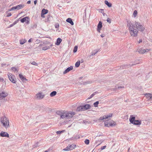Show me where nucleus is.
<instances>
[{
    "instance_id": "55",
    "label": "nucleus",
    "mask_w": 152,
    "mask_h": 152,
    "mask_svg": "<svg viewBox=\"0 0 152 152\" xmlns=\"http://www.w3.org/2000/svg\"><path fill=\"white\" fill-rule=\"evenodd\" d=\"M31 3V1H28L27 2V4H30Z\"/></svg>"
},
{
    "instance_id": "39",
    "label": "nucleus",
    "mask_w": 152,
    "mask_h": 152,
    "mask_svg": "<svg viewBox=\"0 0 152 152\" xmlns=\"http://www.w3.org/2000/svg\"><path fill=\"white\" fill-rule=\"evenodd\" d=\"M142 50H143V49H142V48H140V49H139V50H138V52L141 53V54H142Z\"/></svg>"
},
{
    "instance_id": "1",
    "label": "nucleus",
    "mask_w": 152,
    "mask_h": 152,
    "mask_svg": "<svg viewBox=\"0 0 152 152\" xmlns=\"http://www.w3.org/2000/svg\"><path fill=\"white\" fill-rule=\"evenodd\" d=\"M127 23L130 33L132 36H136L138 30L142 31L145 29V28L139 22H135V23L133 24L130 21L128 20Z\"/></svg>"
},
{
    "instance_id": "31",
    "label": "nucleus",
    "mask_w": 152,
    "mask_h": 152,
    "mask_svg": "<svg viewBox=\"0 0 152 152\" xmlns=\"http://www.w3.org/2000/svg\"><path fill=\"white\" fill-rule=\"evenodd\" d=\"M150 50L149 49H143V50H142V54H144L146 52H148Z\"/></svg>"
},
{
    "instance_id": "26",
    "label": "nucleus",
    "mask_w": 152,
    "mask_h": 152,
    "mask_svg": "<svg viewBox=\"0 0 152 152\" xmlns=\"http://www.w3.org/2000/svg\"><path fill=\"white\" fill-rule=\"evenodd\" d=\"M0 136L9 137V134H0Z\"/></svg>"
},
{
    "instance_id": "6",
    "label": "nucleus",
    "mask_w": 152,
    "mask_h": 152,
    "mask_svg": "<svg viewBox=\"0 0 152 152\" xmlns=\"http://www.w3.org/2000/svg\"><path fill=\"white\" fill-rule=\"evenodd\" d=\"M76 147V145L74 144H72L71 145H69L66 148L64 149L63 150L65 151H69L75 149Z\"/></svg>"
},
{
    "instance_id": "46",
    "label": "nucleus",
    "mask_w": 152,
    "mask_h": 152,
    "mask_svg": "<svg viewBox=\"0 0 152 152\" xmlns=\"http://www.w3.org/2000/svg\"><path fill=\"white\" fill-rule=\"evenodd\" d=\"M26 22V24H29V21L28 20H27Z\"/></svg>"
},
{
    "instance_id": "14",
    "label": "nucleus",
    "mask_w": 152,
    "mask_h": 152,
    "mask_svg": "<svg viewBox=\"0 0 152 152\" xmlns=\"http://www.w3.org/2000/svg\"><path fill=\"white\" fill-rule=\"evenodd\" d=\"M135 117L133 115H131L129 118L130 122L132 124L133 123V122L135 120Z\"/></svg>"
},
{
    "instance_id": "27",
    "label": "nucleus",
    "mask_w": 152,
    "mask_h": 152,
    "mask_svg": "<svg viewBox=\"0 0 152 152\" xmlns=\"http://www.w3.org/2000/svg\"><path fill=\"white\" fill-rule=\"evenodd\" d=\"M80 61H77L75 64V67H78L80 65Z\"/></svg>"
},
{
    "instance_id": "62",
    "label": "nucleus",
    "mask_w": 152,
    "mask_h": 152,
    "mask_svg": "<svg viewBox=\"0 0 152 152\" xmlns=\"http://www.w3.org/2000/svg\"><path fill=\"white\" fill-rule=\"evenodd\" d=\"M83 62V60L82 59L81 60V63H82Z\"/></svg>"
},
{
    "instance_id": "42",
    "label": "nucleus",
    "mask_w": 152,
    "mask_h": 152,
    "mask_svg": "<svg viewBox=\"0 0 152 152\" xmlns=\"http://www.w3.org/2000/svg\"><path fill=\"white\" fill-rule=\"evenodd\" d=\"M124 87H122V86H118V87H116V89H117V88H124Z\"/></svg>"
},
{
    "instance_id": "50",
    "label": "nucleus",
    "mask_w": 152,
    "mask_h": 152,
    "mask_svg": "<svg viewBox=\"0 0 152 152\" xmlns=\"http://www.w3.org/2000/svg\"><path fill=\"white\" fill-rule=\"evenodd\" d=\"M142 42V39H140L139 41L138 42L139 43L141 42Z\"/></svg>"
},
{
    "instance_id": "16",
    "label": "nucleus",
    "mask_w": 152,
    "mask_h": 152,
    "mask_svg": "<svg viewBox=\"0 0 152 152\" xmlns=\"http://www.w3.org/2000/svg\"><path fill=\"white\" fill-rule=\"evenodd\" d=\"M66 21L68 23H69L72 25H73L74 24L72 19L70 18H67L66 20Z\"/></svg>"
},
{
    "instance_id": "52",
    "label": "nucleus",
    "mask_w": 152,
    "mask_h": 152,
    "mask_svg": "<svg viewBox=\"0 0 152 152\" xmlns=\"http://www.w3.org/2000/svg\"><path fill=\"white\" fill-rule=\"evenodd\" d=\"M59 27V25H57L55 26V27L56 28H58Z\"/></svg>"
},
{
    "instance_id": "24",
    "label": "nucleus",
    "mask_w": 152,
    "mask_h": 152,
    "mask_svg": "<svg viewBox=\"0 0 152 152\" xmlns=\"http://www.w3.org/2000/svg\"><path fill=\"white\" fill-rule=\"evenodd\" d=\"M57 94V92L56 91H52L50 94V96L51 97H53L54 96Z\"/></svg>"
},
{
    "instance_id": "18",
    "label": "nucleus",
    "mask_w": 152,
    "mask_h": 152,
    "mask_svg": "<svg viewBox=\"0 0 152 152\" xmlns=\"http://www.w3.org/2000/svg\"><path fill=\"white\" fill-rule=\"evenodd\" d=\"M24 7V5L20 4L16 6V9L18 10L20 9L23 8Z\"/></svg>"
},
{
    "instance_id": "8",
    "label": "nucleus",
    "mask_w": 152,
    "mask_h": 152,
    "mask_svg": "<svg viewBox=\"0 0 152 152\" xmlns=\"http://www.w3.org/2000/svg\"><path fill=\"white\" fill-rule=\"evenodd\" d=\"M8 95V93L5 91H2L0 93V100L3 99Z\"/></svg>"
},
{
    "instance_id": "44",
    "label": "nucleus",
    "mask_w": 152,
    "mask_h": 152,
    "mask_svg": "<svg viewBox=\"0 0 152 152\" xmlns=\"http://www.w3.org/2000/svg\"><path fill=\"white\" fill-rule=\"evenodd\" d=\"M4 80V79L2 77H0V82H3Z\"/></svg>"
},
{
    "instance_id": "29",
    "label": "nucleus",
    "mask_w": 152,
    "mask_h": 152,
    "mask_svg": "<svg viewBox=\"0 0 152 152\" xmlns=\"http://www.w3.org/2000/svg\"><path fill=\"white\" fill-rule=\"evenodd\" d=\"M26 40L25 39L20 40V43L21 45H23L26 42Z\"/></svg>"
},
{
    "instance_id": "13",
    "label": "nucleus",
    "mask_w": 152,
    "mask_h": 152,
    "mask_svg": "<svg viewBox=\"0 0 152 152\" xmlns=\"http://www.w3.org/2000/svg\"><path fill=\"white\" fill-rule=\"evenodd\" d=\"M145 96L148 100H152V94H147L145 95Z\"/></svg>"
},
{
    "instance_id": "40",
    "label": "nucleus",
    "mask_w": 152,
    "mask_h": 152,
    "mask_svg": "<svg viewBox=\"0 0 152 152\" xmlns=\"http://www.w3.org/2000/svg\"><path fill=\"white\" fill-rule=\"evenodd\" d=\"M106 147V145H104L101 148V150H102L105 148Z\"/></svg>"
},
{
    "instance_id": "11",
    "label": "nucleus",
    "mask_w": 152,
    "mask_h": 152,
    "mask_svg": "<svg viewBox=\"0 0 152 152\" xmlns=\"http://www.w3.org/2000/svg\"><path fill=\"white\" fill-rule=\"evenodd\" d=\"M91 106L89 104H86L84 105H83V110L85 111V110H88L90 109L91 107Z\"/></svg>"
},
{
    "instance_id": "61",
    "label": "nucleus",
    "mask_w": 152,
    "mask_h": 152,
    "mask_svg": "<svg viewBox=\"0 0 152 152\" xmlns=\"http://www.w3.org/2000/svg\"><path fill=\"white\" fill-rule=\"evenodd\" d=\"M107 44V42H105L104 44V45H106Z\"/></svg>"
},
{
    "instance_id": "53",
    "label": "nucleus",
    "mask_w": 152,
    "mask_h": 152,
    "mask_svg": "<svg viewBox=\"0 0 152 152\" xmlns=\"http://www.w3.org/2000/svg\"><path fill=\"white\" fill-rule=\"evenodd\" d=\"M31 41H32V39L31 38L30 39H29V40L28 41V42H31Z\"/></svg>"
},
{
    "instance_id": "48",
    "label": "nucleus",
    "mask_w": 152,
    "mask_h": 152,
    "mask_svg": "<svg viewBox=\"0 0 152 152\" xmlns=\"http://www.w3.org/2000/svg\"><path fill=\"white\" fill-rule=\"evenodd\" d=\"M80 138V137L78 136H76L74 138V139H77Z\"/></svg>"
},
{
    "instance_id": "57",
    "label": "nucleus",
    "mask_w": 152,
    "mask_h": 152,
    "mask_svg": "<svg viewBox=\"0 0 152 152\" xmlns=\"http://www.w3.org/2000/svg\"><path fill=\"white\" fill-rule=\"evenodd\" d=\"M101 36L102 37H104V34H102L101 35Z\"/></svg>"
},
{
    "instance_id": "15",
    "label": "nucleus",
    "mask_w": 152,
    "mask_h": 152,
    "mask_svg": "<svg viewBox=\"0 0 152 152\" xmlns=\"http://www.w3.org/2000/svg\"><path fill=\"white\" fill-rule=\"evenodd\" d=\"M29 19V18L28 17H26L21 19L20 21L21 23H23L26 22L27 20H28Z\"/></svg>"
},
{
    "instance_id": "49",
    "label": "nucleus",
    "mask_w": 152,
    "mask_h": 152,
    "mask_svg": "<svg viewBox=\"0 0 152 152\" xmlns=\"http://www.w3.org/2000/svg\"><path fill=\"white\" fill-rule=\"evenodd\" d=\"M44 15H43V14L42 13H41V17H42V18H44L45 17Z\"/></svg>"
},
{
    "instance_id": "32",
    "label": "nucleus",
    "mask_w": 152,
    "mask_h": 152,
    "mask_svg": "<svg viewBox=\"0 0 152 152\" xmlns=\"http://www.w3.org/2000/svg\"><path fill=\"white\" fill-rule=\"evenodd\" d=\"M77 46H75L74 48L73 52L74 53H76L77 51Z\"/></svg>"
},
{
    "instance_id": "22",
    "label": "nucleus",
    "mask_w": 152,
    "mask_h": 152,
    "mask_svg": "<svg viewBox=\"0 0 152 152\" xmlns=\"http://www.w3.org/2000/svg\"><path fill=\"white\" fill-rule=\"evenodd\" d=\"M19 77L22 81L26 80L27 79L24 77L23 75L21 74H20L19 75Z\"/></svg>"
},
{
    "instance_id": "23",
    "label": "nucleus",
    "mask_w": 152,
    "mask_h": 152,
    "mask_svg": "<svg viewBox=\"0 0 152 152\" xmlns=\"http://www.w3.org/2000/svg\"><path fill=\"white\" fill-rule=\"evenodd\" d=\"M48 12V10H47L43 9L41 13L43 14V15H45Z\"/></svg>"
},
{
    "instance_id": "43",
    "label": "nucleus",
    "mask_w": 152,
    "mask_h": 152,
    "mask_svg": "<svg viewBox=\"0 0 152 152\" xmlns=\"http://www.w3.org/2000/svg\"><path fill=\"white\" fill-rule=\"evenodd\" d=\"M11 8L12 9V10H15L17 9L16 6L13 7H12Z\"/></svg>"
},
{
    "instance_id": "20",
    "label": "nucleus",
    "mask_w": 152,
    "mask_h": 152,
    "mask_svg": "<svg viewBox=\"0 0 152 152\" xmlns=\"http://www.w3.org/2000/svg\"><path fill=\"white\" fill-rule=\"evenodd\" d=\"M132 124H133L134 125H140L141 124V122L137 120H135Z\"/></svg>"
},
{
    "instance_id": "35",
    "label": "nucleus",
    "mask_w": 152,
    "mask_h": 152,
    "mask_svg": "<svg viewBox=\"0 0 152 152\" xmlns=\"http://www.w3.org/2000/svg\"><path fill=\"white\" fill-rule=\"evenodd\" d=\"M65 132V130H63L61 131H57L56 132V133H60L63 132Z\"/></svg>"
},
{
    "instance_id": "21",
    "label": "nucleus",
    "mask_w": 152,
    "mask_h": 152,
    "mask_svg": "<svg viewBox=\"0 0 152 152\" xmlns=\"http://www.w3.org/2000/svg\"><path fill=\"white\" fill-rule=\"evenodd\" d=\"M83 106H81L79 107H78L77 109V111H82L83 110Z\"/></svg>"
},
{
    "instance_id": "63",
    "label": "nucleus",
    "mask_w": 152,
    "mask_h": 152,
    "mask_svg": "<svg viewBox=\"0 0 152 152\" xmlns=\"http://www.w3.org/2000/svg\"><path fill=\"white\" fill-rule=\"evenodd\" d=\"M52 46H53V45H52V44H51V45H50V46H51V47H52Z\"/></svg>"
},
{
    "instance_id": "47",
    "label": "nucleus",
    "mask_w": 152,
    "mask_h": 152,
    "mask_svg": "<svg viewBox=\"0 0 152 152\" xmlns=\"http://www.w3.org/2000/svg\"><path fill=\"white\" fill-rule=\"evenodd\" d=\"M134 64H132L131 65V64H129V65H127V66H128V67H129V66H132L133 65H134Z\"/></svg>"
},
{
    "instance_id": "45",
    "label": "nucleus",
    "mask_w": 152,
    "mask_h": 152,
    "mask_svg": "<svg viewBox=\"0 0 152 152\" xmlns=\"http://www.w3.org/2000/svg\"><path fill=\"white\" fill-rule=\"evenodd\" d=\"M14 25L13 23H12V24H10V26H9V27H11L12 26H14Z\"/></svg>"
},
{
    "instance_id": "30",
    "label": "nucleus",
    "mask_w": 152,
    "mask_h": 152,
    "mask_svg": "<svg viewBox=\"0 0 152 152\" xmlns=\"http://www.w3.org/2000/svg\"><path fill=\"white\" fill-rule=\"evenodd\" d=\"M11 69L15 72H18L17 68H16L12 67V68Z\"/></svg>"
},
{
    "instance_id": "34",
    "label": "nucleus",
    "mask_w": 152,
    "mask_h": 152,
    "mask_svg": "<svg viewBox=\"0 0 152 152\" xmlns=\"http://www.w3.org/2000/svg\"><path fill=\"white\" fill-rule=\"evenodd\" d=\"M85 143L86 145H88L89 143V140L88 139H86L85 140Z\"/></svg>"
},
{
    "instance_id": "60",
    "label": "nucleus",
    "mask_w": 152,
    "mask_h": 152,
    "mask_svg": "<svg viewBox=\"0 0 152 152\" xmlns=\"http://www.w3.org/2000/svg\"><path fill=\"white\" fill-rule=\"evenodd\" d=\"M96 92H95L93 94H94V95H95L96 94Z\"/></svg>"
},
{
    "instance_id": "51",
    "label": "nucleus",
    "mask_w": 152,
    "mask_h": 152,
    "mask_svg": "<svg viewBox=\"0 0 152 152\" xmlns=\"http://www.w3.org/2000/svg\"><path fill=\"white\" fill-rule=\"evenodd\" d=\"M94 96V94H92L90 96V97H89V99H90V98H92Z\"/></svg>"
},
{
    "instance_id": "12",
    "label": "nucleus",
    "mask_w": 152,
    "mask_h": 152,
    "mask_svg": "<svg viewBox=\"0 0 152 152\" xmlns=\"http://www.w3.org/2000/svg\"><path fill=\"white\" fill-rule=\"evenodd\" d=\"M102 27V23L101 21H99L97 26V30L99 31Z\"/></svg>"
},
{
    "instance_id": "37",
    "label": "nucleus",
    "mask_w": 152,
    "mask_h": 152,
    "mask_svg": "<svg viewBox=\"0 0 152 152\" xmlns=\"http://www.w3.org/2000/svg\"><path fill=\"white\" fill-rule=\"evenodd\" d=\"M6 14H7V17H10V16H11L12 15V14H11V13L10 12V13H9L8 12H6Z\"/></svg>"
},
{
    "instance_id": "17",
    "label": "nucleus",
    "mask_w": 152,
    "mask_h": 152,
    "mask_svg": "<svg viewBox=\"0 0 152 152\" xmlns=\"http://www.w3.org/2000/svg\"><path fill=\"white\" fill-rule=\"evenodd\" d=\"M61 41L62 39H61L59 38H58L56 40V42L55 43V45H59L60 44Z\"/></svg>"
},
{
    "instance_id": "33",
    "label": "nucleus",
    "mask_w": 152,
    "mask_h": 152,
    "mask_svg": "<svg viewBox=\"0 0 152 152\" xmlns=\"http://www.w3.org/2000/svg\"><path fill=\"white\" fill-rule=\"evenodd\" d=\"M99 103V101H96L94 103V106L95 107H96L98 106V105Z\"/></svg>"
},
{
    "instance_id": "38",
    "label": "nucleus",
    "mask_w": 152,
    "mask_h": 152,
    "mask_svg": "<svg viewBox=\"0 0 152 152\" xmlns=\"http://www.w3.org/2000/svg\"><path fill=\"white\" fill-rule=\"evenodd\" d=\"M31 64L34 65H37V63L35 61H33L31 63Z\"/></svg>"
},
{
    "instance_id": "25",
    "label": "nucleus",
    "mask_w": 152,
    "mask_h": 152,
    "mask_svg": "<svg viewBox=\"0 0 152 152\" xmlns=\"http://www.w3.org/2000/svg\"><path fill=\"white\" fill-rule=\"evenodd\" d=\"M105 4L107 5L109 7H110L112 6V4L111 3H109L107 1H104Z\"/></svg>"
},
{
    "instance_id": "58",
    "label": "nucleus",
    "mask_w": 152,
    "mask_h": 152,
    "mask_svg": "<svg viewBox=\"0 0 152 152\" xmlns=\"http://www.w3.org/2000/svg\"><path fill=\"white\" fill-rule=\"evenodd\" d=\"M12 8H11V9H9L8 10V11H11L12 10Z\"/></svg>"
},
{
    "instance_id": "5",
    "label": "nucleus",
    "mask_w": 152,
    "mask_h": 152,
    "mask_svg": "<svg viewBox=\"0 0 152 152\" xmlns=\"http://www.w3.org/2000/svg\"><path fill=\"white\" fill-rule=\"evenodd\" d=\"M7 75L10 80L13 83H15L16 82V79L15 76L12 75L11 73H9Z\"/></svg>"
},
{
    "instance_id": "7",
    "label": "nucleus",
    "mask_w": 152,
    "mask_h": 152,
    "mask_svg": "<svg viewBox=\"0 0 152 152\" xmlns=\"http://www.w3.org/2000/svg\"><path fill=\"white\" fill-rule=\"evenodd\" d=\"M112 113H110L108 115H104V116L101 117L99 118V120H104V121L105 122V121L104 120L105 119H108L110 117H111L112 116Z\"/></svg>"
},
{
    "instance_id": "2",
    "label": "nucleus",
    "mask_w": 152,
    "mask_h": 152,
    "mask_svg": "<svg viewBox=\"0 0 152 152\" xmlns=\"http://www.w3.org/2000/svg\"><path fill=\"white\" fill-rule=\"evenodd\" d=\"M56 114L60 115L61 118L69 119L72 118L75 114V113L73 111L62 110L56 112Z\"/></svg>"
},
{
    "instance_id": "3",
    "label": "nucleus",
    "mask_w": 152,
    "mask_h": 152,
    "mask_svg": "<svg viewBox=\"0 0 152 152\" xmlns=\"http://www.w3.org/2000/svg\"><path fill=\"white\" fill-rule=\"evenodd\" d=\"M1 121L3 126L5 128L8 127L9 125V120L5 116H3L1 118Z\"/></svg>"
},
{
    "instance_id": "56",
    "label": "nucleus",
    "mask_w": 152,
    "mask_h": 152,
    "mask_svg": "<svg viewBox=\"0 0 152 152\" xmlns=\"http://www.w3.org/2000/svg\"><path fill=\"white\" fill-rule=\"evenodd\" d=\"M17 23V21H15L13 23V24L14 25H15Z\"/></svg>"
},
{
    "instance_id": "59",
    "label": "nucleus",
    "mask_w": 152,
    "mask_h": 152,
    "mask_svg": "<svg viewBox=\"0 0 152 152\" xmlns=\"http://www.w3.org/2000/svg\"><path fill=\"white\" fill-rule=\"evenodd\" d=\"M1 133H7V132H3L2 131L1 132Z\"/></svg>"
},
{
    "instance_id": "19",
    "label": "nucleus",
    "mask_w": 152,
    "mask_h": 152,
    "mask_svg": "<svg viewBox=\"0 0 152 152\" xmlns=\"http://www.w3.org/2000/svg\"><path fill=\"white\" fill-rule=\"evenodd\" d=\"M99 51V50L96 49L93 51V52L91 53V55L89 56L90 57L91 56H94Z\"/></svg>"
},
{
    "instance_id": "36",
    "label": "nucleus",
    "mask_w": 152,
    "mask_h": 152,
    "mask_svg": "<svg viewBox=\"0 0 152 152\" xmlns=\"http://www.w3.org/2000/svg\"><path fill=\"white\" fill-rule=\"evenodd\" d=\"M137 14V11L136 10H134V12L133 14L134 17H135Z\"/></svg>"
},
{
    "instance_id": "9",
    "label": "nucleus",
    "mask_w": 152,
    "mask_h": 152,
    "mask_svg": "<svg viewBox=\"0 0 152 152\" xmlns=\"http://www.w3.org/2000/svg\"><path fill=\"white\" fill-rule=\"evenodd\" d=\"M37 98L39 99H41L43 98L44 95L41 93L40 92L37 94L36 95Z\"/></svg>"
},
{
    "instance_id": "4",
    "label": "nucleus",
    "mask_w": 152,
    "mask_h": 152,
    "mask_svg": "<svg viewBox=\"0 0 152 152\" xmlns=\"http://www.w3.org/2000/svg\"><path fill=\"white\" fill-rule=\"evenodd\" d=\"M104 124L105 126L108 127L113 126L115 125V123L113 120H111L105 121Z\"/></svg>"
},
{
    "instance_id": "10",
    "label": "nucleus",
    "mask_w": 152,
    "mask_h": 152,
    "mask_svg": "<svg viewBox=\"0 0 152 152\" xmlns=\"http://www.w3.org/2000/svg\"><path fill=\"white\" fill-rule=\"evenodd\" d=\"M73 69V67L72 66H70L65 69V70L63 74H66V73L69 72V71L72 70Z\"/></svg>"
},
{
    "instance_id": "41",
    "label": "nucleus",
    "mask_w": 152,
    "mask_h": 152,
    "mask_svg": "<svg viewBox=\"0 0 152 152\" xmlns=\"http://www.w3.org/2000/svg\"><path fill=\"white\" fill-rule=\"evenodd\" d=\"M107 21L108 23H110L111 22L110 19L109 18H107Z\"/></svg>"
},
{
    "instance_id": "54",
    "label": "nucleus",
    "mask_w": 152,
    "mask_h": 152,
    "mask_svg": "<svg viewBox=\"0 0 152 152\" xmlns=\"http://www.w3.org/2000/svg\"><path fill=\"white\" fill-rule=\"evenodd\" d=\"M37 3V0H35L34 1V3L35 4H36Z\"/></svg>"
},
{
    "instance_id": "64",
    "label": "nucleus",
    "mask_w": 152,
    "mask_h": 152,
    "mask_svg": "<svg viewBox=\"0 0 152 152\" xmlns=\"http://www.w3.org/2000/svg\"><path fill=\"white\" fill-rule=\"evenodd\" d=\"M105 14L104 13V14H103V15H104Z\"/></svg>"
},
{
    "instance_id": "28",
    "label": "nucleus",
    "mask_w": 152,
    "mask_h": 152,
    "mask_svg": "<svg viewBox=\"0 0 152 152\" xmlns=\"http://www.w3.org/2000/svg\"><path fill=\"white\" fill-rule=\"evenodd\" d=\"M50 48V47L49 46H45V47H43L42 48V50H46Z\"/></svg>"
}]
</instances>
